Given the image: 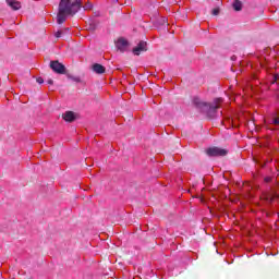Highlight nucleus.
<instances>
[{"label":"nucleus","instance_id":"1","mask_svg":"<svg viewBox=\"0 0 279 279\" xmlns=\"http://www.w3.org/2000/svg\"><path fill=\"white\" fill-rule=\"evenodd\" d=\"M82 10V0H61L57 14L58 25H62L68 16H75Z\"/></svg>","mask_w":279,"mask_h":279},{"label":"nucleus","instance_id":"2","mask_svg":"<svg viewBox=\"0 0 279 279\" xmlns=\"http://www.w3.org/2000/svg\"><path fill=\"white\" fill-rule=\"evenodd\" d=\"M193 104H194L195 108L201 110V112H206V114H207V117H209V119H215L217 117V110H219V108H221V104H223V99L216 98V99H214L213 102L208 104V102H204V101H202V99L195 97L193 99Z\"/></svg>","mask_w":279,"mask_h":279},{"label":"nucleus","instance_id":"3","mask_svg":"<svg viewBox=\"0 0 279 279\" xmlns=\"http://www.w3.org/2000/svg\"><path fill=\"white\" fill-rule=\"evenodd\" d=\"M50 69H52V71L59 75H66V66H64V64L60 63L58 60L50 62Z\"/></svg>","mask_w":279,"mask_h":279},{"label":"nucleus","instance_id":"4","mask_svg":"<svg viewBox=\"0 0 279 279\" xmlns=\"http://www.w3.org/2000/svg\"><path fill=\"white\" fill-rule=\"evenodd\" d=\"M206 154L210 157L226 156V154H228V150L221 149L219 147H211L206 149Z\"/></svg>","mask_w":279,"mask_h":279},{"label":"nucleus","instance_id":"5","mask_svg":"<svg viewBox=\"0 0 279 279\" xmlns=\"http://www.w3.org/2000/svg\"><path fill=\"white\" fill-rule=\"evenodd\" d=\"M262 199L268 203L276 202V199H278V193L275 191L266 192L262 195Z\"/></svg>","mask_w":279,"mask_h":279},{"label":"nucleus","instance_id":"6","mask_svg":"<svg viewBox=\"0 0 279 279\" xmlns=\"http://www.w3.org/2000/svg\"><path fill=\"white\" fill-rule=\"evenodd\" d=\"M147 51V43L140 41L135 48H133L134 56H141V52Z\"/></svg>","mask_w":279,"mask_h":279},{"label":"nucleus","instance_id":"7","mask_svg":"<svg viewBox=\"0 0 279 279\" xmlns=\"http://www.w3.org/2000/svg\"><path fill=\"white\" fill-rule=\"evenodd\" d=\"M92 71H94V73H97V75H104V73H106V66L99 63H94L92 65Z\"/></svg>","mask_w":279,"mask_h":279},{"label":"nucleus","instance_id":"8","mask_svg":"<svg viewBox=\"0 0 279 279\" xmlns=\"http://www.w3.org/2000/svg\"><path fill=\"white\" fill-rule=\"evenodd\" d=\"M116 47L117 49H119V51H125L128 49V40H125L124 38L118 39V41L116 43Z\"/></svg>","mask_w":279,"mask_h":279},{"label":"nucleus","instance_id":"9","mask_svg":"<svg viewBox=\"0 0 279 279\" xmlns=\"http://www.w3.org/2000/svg\"><path fill=\"white\" fill-rule=\"evenodd\" d=\"M62 119L68 121V123H73L75 121V113L73 111H66L62 114Z\"/></svg>","mask_w":279,"mask_h":279},{"label":"nucleus","instance_id":"10","mask_svg":"<svg viewBox=\"0 0 279 279\" xmlns=\"http://www.w3.org/2000/svg\"><path fill=\"white\" fill-rule=\"evenodd\" d=\"M266 125L268 130H271V125H279V117L267 118Z\"/></svg>","mask_w":279,"mask_h":279},{"label":"nucleus","instance_id":"11","mask_svg":"<svg viewBox=\"0 0 279 279\" xmlns=\"http://www.w3.org/2000/svg\"><path fill=\"white\" fill-rule=\"evenodd\" d=\"M8 5L12 8V10H21V2L16 0H7Z\"/></svg>","mask_w":279,"mask_h":279},{"label":"nucleus","instance_id":"12","mask_svg":"<svg viewBox=\"0 0 279 279\" xmlns=\"http://www.w3.org/2000/svg\"><path fill=\"white\" fill-rule=\"evenodd\" d=\"M222 123L226 128H235L236 126V125H234V120H232V118H230V117L225 118Z\"/></svg>","mask_w":279,"mask_h":279},{"label":"nucleus","instance_id":"13","mask_svg":"<svg viewBox=\"0 0 279 279\" xmlns=\"http://www.w3.org/2000/svg\"><path fill=\"white\" fill-rule=\"evenodd\" d=\"M233 9L235 12H241L243 10V3L240 0H233Z\"/></svg>","mask_w":279,"mask_h":279},{"label":"nucleus","instance_id":"14","mask_svg":"<svg viewBox=\"0 0 279 279\" xmlns=\"http://www.w3.org/2000/svg\"><path fill=\"white\" fill-rule=\"evenodd\" d=\"M66 77H68L69 80H72L73 82H76V83L82 82V80L80 78V76H73V75H71V74H66Z\"/></svg>","mask_w":279,"mask_h":279},{"label":"nucleus","instance_id":"15","mask_svg":"<svg viewBox=\"0 0 279 279\" xmlns=\"http://www.w3.org/2000/svg\"><path fill=\"white\" fill-rule=\"evenodd\" d=\"M84 10H93V3L90 1H87L84 5H82Z\"/></svg>","mask_w":279,"mask_h":279},{"label":"nucleus","instance_id":"16","mask_svg":"<svg viewBox=\"0 0 279 279\" xmlns=\"http://www.w3.org/2000/svg\"><path fill=\"white\" fill-rule=\"evenodd\" d=\"M63 32L62 31H58L54 36L56 38H60L62 36Z\"/></svg>","mask_w":279,"mask_h":279},{"label":"nucleus","instance_id":"17","mask_svg":"<svg viewBox=\"0 0 279 279\" xmlns=\"http://www.w3.org/2000/svg\"><path fill=\"white\" fill-rule=\"evenodd\" d=\"M45 80L43 77H37V84H44Z\"/></svg>","mask_w":279,"mask_h":279},{"label":"nucleus","instance_id":"18","mask_svg":"<svg viewBox=\"0 0 279 279\" xmlns=\"http://www.w3.org/2000/svg\"><path fill=\"white\" fill-rule=\"evenodd\" d=\"M213 14H214V16H217L219 14V9H214Z\"/></svg>","mask_w":279,"mask_h":279},{"label":"nucleus","instance_id":"19","mask_svg":"<svg viewBox=\"0 0 279 279\" xmlns=\"http://www.w3.org/2000/svg\"><path fill=\"white\" fill-rule=\"evenodd\" d=\"M264 180L266 183H269V182H271V177H266Z\"/></svg>","mask_w":279,"mask_h":279},{"label":"nucleus","instance_id":"20","mask_svg":"<svg viewBox=\"0 0 279 279\" xmlns=\"http://www.w3.org/2000/svg\"><path fill=\"white\" fill-rule=\"evenodd\" d=\"M165 23H167V19L166 17H161V25H165Z\"/></svg>","mask_w":279,"mask_h":279},{"label":"nucleus","instance_id":"21","mask_svg":"<svg viewBox=\"0 0 279 279\" xmlns=\"http://www.w3.org/2000/svg\"><path fill=\"white\" fill-rule=\"evenodd\" d=\"M47 83L50 84V85H53V80L50 78V80L47 81Z\"/></svg>","mask_w":279,"mask_h":279},{"label":"nucleus","instance_id":"22","mask_svg":"<svg viewBox=\"0 0 279 279\" xmlns=\"http://www.w3.org/2000/svg\"><path fill=\"white\" fill-rule=\"evenodd\" d=\"M260 66H262V69H265V64L264 63H260Z\"/></svg>","mask_w":279,"mask_h":279},{"label":"nucleus","instance_id":"23","mask_svg":"<svg viewBox=\"0 0 279 279\" xmlns=\"http://www.w3.org/2000/svg\"><path fill=\"white\" fill-rule=\"evenodd\" d=\"M210 214H211V215H215V211L210 210Z\"/></svg>","mask_w":279,"mask_h":279},{"label":"nucleus","instance_id":"24","mask_svg":"<svg viewBox=\"0 0 279 279\" xmlns=\"http://www.w3.org/2000/svg\"><path fill=\"white\" fill-rule=\"evenodd\" d=\"M65 32H69V28H64Z\"/></svg>","mask_w":279,"mask_h":279},{"label":"nucleus","instance_id":"25","mask_svg":"<svg viewBox=\"0 0 279 279\" xmlns=\"http://www.w3.org/2000/svg\"><path fill=\"white\" fill-rule=\"evenodd\" d=\"M231 60H234V57H232Z\"/></svg>","mask_w":279,"mask_h":279}]
</instances>
